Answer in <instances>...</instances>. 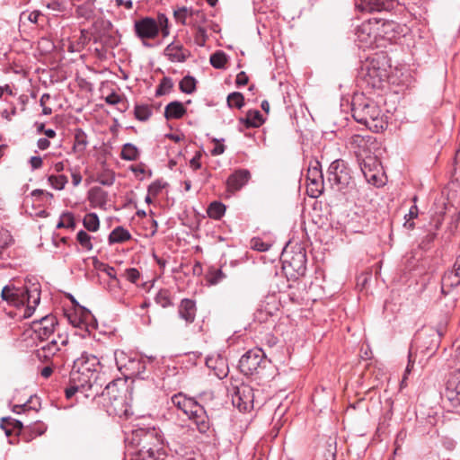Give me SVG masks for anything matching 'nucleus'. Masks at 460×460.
I'll use <instances>...</instances> for the list:
<instances>
[{
    "mask_svg": "<svg viewBox=\"0 0 460 460\" xmlns=\"http://www.w3.org/2000/svg\"><path fill=\"white\" fill-rule=\"evenodd\" d=\"M105 102L110 105H115L121 102V97L116 93L112 92L105 97Z\"/></svg>",
    "mask_w": 460,
    "mask_h": 460,
    "instance_id": "obj_55",
    "label": "nucleus"
},
{
    "mask_svg": "<svg viewBox=\"0 0 460 460\" xmlns=\"http://www.w3.org/2000/svg\"><path fill=\"white\" fill-rule=\"evenodd\" d=\"M385 58L383 54H375L373 57H367L362 62L360 68V77L362 83L370 89H381L385 80L394 86H401L402 73L397 65L394 66V71L391 70L387 75L385 69Z\"/></svg>",
    "mask_w": 460,
    "mask_h": 460,
    "instance_id": "obj_2",
    "label": "nucleus"
},
{
    "mask_svg": "<svg viewBox=\"0 0 460 460\" xmlns=\"http://www.w3.org/2000/svg\"><path fill=\"white\" fill-rule=\"evenodd\" d=\"M349 145L366 181L375 187L383 186V168L376 154L380 149V143L376 138L371 135H353Z\"/></svg>",
    "mask_w": 460,
    "mask_h": 460,
    "instance_id": "obj_1",
    "label": "nucleus"
},
{
    "mask_svg": "<svg viewBox=\"0 0 460 460\" xmlns=\"http://www.w3.org/2000/svg\"><path fill=\"white\" fill-rule=\"evenodd\" d=\"M208 215L210 218L218 220L226 212V206L220 201H213L208 208Z\"/></svg>",
    "mask_w": 460,
    "mask_h": 460,
    "instance_id": "obj_29",
    "label": "nucleus"
},
{
    "mask_svg": "<svg viewBox=\"0 0 460 460\" xmlns=\"http://www.w3.org/2000/svg\"><path fill=\"white\" fill-rule=\"evenodd\" d=\"M290 267L297 276H304L306 271V255L303 251L295 252L290 260L284 261V269Z\"/></svg>",
    "mask_w": 460,
    "mask_h": 460,
    "instance_id": "obj_21",
    "label": "nucleus"
},
{
    "mask_svg": "<svg viewBox=\"0 0 460 460\" xmlns=\"http://www.w3.org/2000/svg\"><path fill=\"white\" fill-rule=\"evenodd\" d=\"M418 196L414 195L411 199V205L409 208L408 213L404 214V228L413 230L419 224L420 216L422 215L417 206Z\"/></svg>",
    "mask_w": 460,
    "mask_h": 460,
    "instance_id": "obj_22",
    "label": "nucleus"
},
{
    "mask_svg": "<svg viewBox=\"0 0 460 460\" xmlns=\"http://www.w3.org/2000/svg\"><path fill=\"white\" fill-rule=\"evenodd\" d=\"M249 78L244 71H241L237 74L235 83L237 86H243L248 84Z\"/></svg>",
    "mask_w": 460,
    "mask_h": 460,
    "instance_id": "obj_56",
    "label": "nucleus"
},
{
    "mask_svg": "<svg viewBox=\"0 0 460 460\" xmlns=\"http://www.w3.org/2000/svg\"><path fill=\"white\" fill-rule=\"evenodd\" d=\"M271 362L261 349H250L239 360V368L246 376H263V370L270 367Z\"/></svg>",
    "mask_w": 460,
    "mask_h": 460,
    "instance_id": "obj_6",
    "label": "nucleus"
},
{
    "mask_svg": "<svg viewBox=\"0 0 460 460\" xmlns=\"http://www.w3.org/2000/svg\"><path fill=\"white\" fill-rule=\"evenodd\" d=\"M377 21H365L356 30V41L359 49H374L377 40Z\"/></svg>",
    "mask_w": 460,
    "mask_h": 460,
    "instance_id": "obj_9",
    "label": "nucleus"
},
{
    "mask_svg": "<svg viewBox=\"0 0 460 460\" xmlns=\"http://www.w3.org/2000/svg\"><path fill=\"white\" fill-rule=\"evenodd\" d=\"M161 455L159 449L143 446L139 450L129 456V460H162Z\"/></svg>",
    "mask_w": 460,
    "mask_h": 460,
    "instance_id": "obj_23",
    "label": "nucleus"
},
{
    "mask_svg": "<svg viewBox=\"0 0 460 460\" xmlns=\"http://www.w3.org/2000/svg\"><path fill=\"white\" fill-rule=\"evenodd\" d=\"M352 117L354 119L365 125L373 132H379L385 127V121L378 105L363 94L356 95L352 100Z\"/></svg>",
    "mask_w": 460,
    "mask_h": 460,
    "instance_id": "obj_4",
    "label": "nucleus"
},
{
    "mask_svg": "<svg viewBox=\"0 0 460 460\" xmlns=\"http://www.w3.org/2000/svg\"><path fill=\"white\" fill-rule=\"evenodd\" d=\"M13 243V237L9 231L1 228L0 229V252L4 250Z\"/></svg>",
    "mask_w": 460,
    "mask_h": 460,
    "instance_id": "obj_47",
    "label": "nucleus"
},
{
    "mask_svg": "<svg viewBox=\"0 0 460 460\" xmlns=\"http://www.w3.org/2000/svg\"><path fill=\"white\" fill-rule=\"evenodd\" d=\"M155 301L157 305H161L164 308L169 307L172 305L169 291L166 289L160 290L156 294Z\"/></svg>",
    "mask_w": 460,
    "mask_h": 460,
    "instance_id": "obj_39",
    "label": "nucleus"
},
{
    "mask_svg": "<svg viewBox=\"0 0 460 460\" xmlns=\"http://www.w3.org/2000/svg\"><path fill=\"white\" fill-rule=\"evenodd\" d=\"M136 36L141 40H153L161 32L164 38L170 34L168 18L164 13H159L157 18L146 16L134 22Z\"/></svg>",
    "mask_w": 460,
    "mask_h": 460,
    "instance_id": "obj_5",
    "label": "nucleus"
},
{
    "mask_svg": "<svg viewBox=\"0 0 460 460\" xmlns=\"http://www.w3.org/2000/svg\"><path fill=\"white\" fill-rule=\"evenodd\" d=\"M76 240L86 251H91L93 249L92 236L85 231L80 230L76 234Z\"/></svg>",
    "mask_w": 460,
    "mask_h": 460,
    "instance_id": "obj_40",
    "label": "nucleus"
},
{
    "mask_svg": "<svg viewBox=\"0 0 460 460\" xmlns=\"http://www.w3.org/2000/svg\"><path fill=\"white\" fill-rule=\"evenodd\" d=\"M47 7L57 12H61L63 10L62 4L58 1H52L49 3Z\"/></svg>",
    "mask_w": 460,
    "mask_h": 460,
    "instance_id": "obj_64",
    "label": "nucleus"
},
{
    "mask_svg": "<svg viewBox=\"0 0 460 460\" xmlns=\"http://www.w3.org/2000/svg\"><path fill=\"white\" fill-rule=\"evenodd\" d=\"M307 194L311 198H318L323 190V177L318 161L311 162L306 174Z\"/></svg>",
    "mask_w": 460,
    "mask_h": 460,
    "instance_id": "obj_10",
    "label": "nucleus"
},
{
    "mask_svg": "<svg viewBox=\"0 0 460 460\" xmlns=\"http://www.w3.org/2000/svg\"><path fill=\"white\" fill-rule=\"evenodd\" d=\"M84 226L91 232H96L100 227V220L95 213H88L83 220Z\"/></svg>",
    "mask_w": 460,
    "mask_h": 460,
    "instance_id": "obj_33",
    "label": "nucleus"
},
{
    "mask_svg": "<svg viewBox=\"0 0 460 460\" xmlns=\"http://www.w3.org/2000/svg\"><path fill=\"white\" fill-rule=\"evenodd\" d=\"M189 419L193 421L197 427V429L200 433L205 434L209 430L210 422L208 416L207 415V412L202 405L199 404V406H194V411H191Z\"/></svg>",
    "mask_w": 460,
    "mask_h": 460,
    "instance_id": "obj_19",
    "label": "nucleus"
},
{
    "mask_svg": "<svg viewBox=\"0 0 460 460\" xmlns=\"http://www.w3.org/2000/svg\"><path fill=\"white\" fill-rule=\"evenodd\" d=\"M62 219L64 220V224L66 228H75V222L72 213H64L62 215Z\"/></svg>",
    "mask_w": 460,
    "mask_h": 460,
    "instance_id": "obj_54",
    "label": "nucleus"
},
{
    "mask_svg": "<svg viewBox=\"0 0 460 460\" xmlns=\"http://www.w3.org/2000/svg\"><path fill=\"white\" fill-rule=\"evenodd\" d=\"M57 319L54 315L49 314L41 317L39 321L32 323L31 328L36 337L41 341L48 340L54 332Z\"/></svg>",
    "mask_w": 460,
    "mask_h": 460,
    "instance_id": "obj_13",
    "label": "nucleus"
},
{
    "mask_svg": "<svg viewBox=\"0 0 460 460\" xmlns=\"http://www.w3.org/2000/svg\"><path fill=\"white\" fill-rule=\"evenodd\" d=\"M76 392H82V390L75 384H72L70 387L65 390L66 397L70 399Z\"/></svg>",
    "mask_w": 460,
    "mask_h": 460,
    "instance_id": "obj_60",
    "label": "nucleus"
},
{
    "mask_svg": "<svg viewBox=\"0 0 460 460\" xmlns=\"http://www.w3.org/2000/svg\"><path fill=\"white\" fill-rule=\"evenodd\" d=\"M227 104L231 108L241 109L244 105V97L241 93L234 92L227 96Z\"/></svg>",
    "mask_w": 460,
    "mask_h": 460,
    "instance_id": "obj_37",
    "label": "nucleus"
},
{
    "mask_svg": "<svg viewBox=\"0 0 460 460\" xmlns=\"http://www.w3.org/2000/svg\"><path fill=\"white\" fill-rule=\"evenodd\" d=\"M125 277L131 283H137L140 278V273L136 268H129L125 270Z\"/></svg>",
    "mask_w": 460,
    "mask_h": 460,
    "instance_id": "obj_51",
    "label": "nucleus"
},
{
    "mask_svg": "<svg viewBox=\"0 0 460 460\" xmlns=\"http://www.w3.org/2000/svg\"><path fill=\"white\" fill-rule=\"evenodd\" d=\"M217 368L215 369L214 374L218 378L222 379L227 376L228 368L226 363V360L223 358H217Z\"/></svg>",
    "mask_w": 460,
    "mask_h": 460,
    "instance_id": "obj_44",
    "label": "nucleus"
},
{
    "mask_svg": "<svg viewBox=\"0 0 460 460\" xmlns=\"http://www.w3.org/2000/svg\"><path fill=\"white\" fill-rule=\"evenodd\" d=\"M4 422H8V424L12 425L13 428L18 429H22V427H23V424H22V422L21 420H13V419H11V418H3L2 419V423H1V428L5 430L6 436H10L11 435V430L6 429L4 426Z\"/></svg>",
    "mask_w": 460,
    "mask_h": 460,
    "instance_id": "obj_49",
    "label": "nucleus"
},
{
    "mask_svg": "<svg viewBox=\"0 0 460 460\" xmlns=\"http://www.w3.org/2000/svg\"><path fill=\"white\" fill-rule=\"evenodd\" d=\"M152 109L147 104H137L135 106L134 114L137 119L146 121L152 116Z\"/></svg>",
    "mask_w": 460,
    "mask_h": 460,
    "instance_id": "obj_34",
    "label": "nucleus"
},
{
    "mask_svg": "<svg viewBox=\"0 0 460 460\" xmlns=\"http://www.w3.org/2000/svg\"><path fill=\"white\" fill-rule=\"evenodd\" d=\"M197 314L196 302L190 298L181 300L178 306V315L186 324H191L195 322Z\"/></svg>",
    "mask_w": 460,
    "mask_h": 460,
    "instance_id": "obj_18",
    "label": "nucleus"
},
{
    "mask_svg": "<svg viewBox=\"0 0 460 460\" xmlns=\"http://www.w3.org/2000/svg\"><path fill=\"white\" fill-rule=\"evenodd\" d=\"M225 277L226 275L223 273V271L217 269L209 273L208 282L212 285H216L219 283Z\"/></svg>",
    "mask_w": 460,
    "mask_h": 460,
    "instance_id": "obj_50",
    "label": "nucleus"
},
{
    "mask_svg": "<svg viewBox=\"0 0 460 460\" xmlns=\"http://www.w3.org/2000/svg\"><path fill=\"white\" fill-rule=\"evenodd\" d=\"M50 142L48 138H40L37 142V146L40 150H46L49 147Z\"/></svg>",
    "mask_w": 460,
    "mask_h": 460,
    "instance_id": "obj_63",
    "label": "nucleus"
},
{
    "mask_svg": "<svg viewBox=\"0 0 460 460\" xmlns=\"http://www.w3.org/2000/svg\"><path fill=\"white\" fill-rule=\"evenodd\" d=\"M210 64L217 69H223L227 63V56L222 50H217L210 56Z\"/></svg>",
    "mask_w": 460,
    "mask_h": 460,
    "instance_id": "obj_32",
    "label": "nucleus"
},
{
    "mask_svg": "<svg viewBox=\"0 0 460 460\" xmlns=\"http://www.w3.org/2000/svg\"><path fill=\"white\" fill-rule=\"evenodd\" d=\"M186 113L184 105L178 101L168 103L164 109V117L166 119H179Z\"/></svg>",
    "mask_w": 460,
    "mask_h": 460,
    "instance_id": "obj_24",
    "label": "nucleus"
},
{
    "mask_svg": "<svg viewBox=\"0 0 460 460\" xmlns=\"http://www.w3.org/2000/svg\"><path fill=\"white\" fill-rule=\"evenodd\" d=\"M172 87H173L172 79L171 77L164 76L161 80V82L156 89L155 95L156 96L164 95L167 93H169L172 89Z\"/></svg>",
    "mask_w": 460,
    "mask_h": 460,
    "instance_id": "obj_38",
    "label": "nucleus"
},
{
    "mask_svg": "<svg viewBox=\"0 0 460 460\" xmlns=\"http://www.w3.org/2000/svg\"><path fill=\"white\" fill-rule=\"evenodd\" d=\"M101 396L111 414L120 416L127 412L125 392L118 387V381L110 382L102 391Z\"/></svg>",
    "mask_w": 460,
    "mask_h": 460,
    "instance_id": "obj_7",
    "label": "nucleus"
},
{
    "mask_svg": "<svg viewBox=\"0 0 460 460\" xmlns=\"http://www.w3.org/2000/svg\"><path fill=\"white\" fill-rule=\"evenodd\" d=\"M164 56L173 63H183L190 56V51L180 42H172L164 50Z\"/></svg>",
    "mask_w": 460,
    "mask_h": 460,
    "instance_id": "obj_16",
    "label": "nucleus"
},
{
    "mask_svg": "<svg viewBox=\"0 0 460 460\" xmlns=\"http://www.w3.org/2000/svg\"><path fill=\"white\" fill-rule=\"evenodd\" d=\"M30 164L32 170L40 169L43 164L42 158L40 156H31L30 159Z\"/></svg>",
    "mask_w": 460,
    "mask_h": 460,
    "instance_id": "obj_59",
    "label": "nucleus"
},
{
    "mask_svg": "<svg viewBox=\"0 0 460 460\" xmlns=\"http://www.w3.org/2000/svg\"><path fill=\"white\" fill-rule=\"evenodd\" d=\"M190 18L193 20L194 27H197V25H201L207 21L206 13L202 10L190 9Z\"/></svg>",
    "mask_w": 460,
    "mask_h": 460,
    "instance_id": "obj_45",
    "label": "nucleus"
},
{
    "mask_svg": "<svg viewBox=\"0 0 460 460\" xmlns=\"http://www.w3.org/2000/svg\"><path fill=\"white\" fill-rule=\"evenodd\" d=\"M254 397L253 388L248 385L241 384L234 389L232 402L241 411H248L253 408Z\"/></svg>",
    "mask_w": 460,
    "mask_h": 460,
    "instance_id": "obj_11",
    "label": "nucleus"
},
{
    "mask_svg": "<svg viewBox=\"0 0 460 460\" xmlns=\"http://www.w3.org/2000/svg\"><path fill=\"white\" fill-rule=\"evenodd\" d=\"M166 182L161 180H156L148 186L147 192H149V195L155 197L166 187Z\"/></svg>",
    "mask_w": 460,
    "mask_h": 460,
    "instance_id": "obj_46",
    "label": "nucleus"
},
{
    "mask_svg": "<svg viewBox=\"0 0 460 460\" xmlns=\"http://www.w3.org/2000/svg\"><path fill=\"white\" fill-rule=\"evenodd\" d=\"M200 157L201 155L199 153H197L192 159L190 161V166L194 170H198L201 167L200 164Z\"/></svg>",
    "mask_w": 460,
    "mask_h": 460,
    "instance_id": "obj_58",
    "label": "nucleus"
},
{
    "mask_svg": "<svg viewBox=\"0 0 460 460\" xmlns=\"http://www.w3.org/2000/svg\"><path fill=\"white\" fill-rule=\"evenodd\" d=\"M59 349L60 348L57 340L53 339L51 341L41 347L40 350L38 352V355L40 358H48L50 356H54Z\"/></svg>",
    "mask_w": 460,
    "mask_h": 460,
    "instance_id": "obj_30",
    "label": "nucleus"
},
{
    "mask_svg": "<svg viewBox=\"0 0 460 460\" xmlns=\"http://www.w3.org/2000/svg\"><path fill=\"white\" fill-rule=\"evenodd\" d=\"M172 403L179 410L182 411L188 417L194 411V406H199V402L193 398L187 397L182 393L176 394L171 397Z\"/></svg>",
    "mask_w": 460,
    "mask_h": 460,
    "instance_id": "obj_20",
    "label": "nucleus"
},
{
    "mask_svg": "<svg viewBox=\"0 0 460 460\" xmlns=\"http://www.w3.org/2000/svg\"><path fill=\"white\" fill-rule=\"evenodd\" d=\"M251 179V172L247 169L235 170L226 180V190L234 193L247 184Z\"/></svg>",
    "mask_w": 460,
    "mask_h": 460,
    "instance_id": "obj_15",
    "label": "nucleus"
},
{
    "mask_svg": "<svg viewBox=\"0 0 460 460\" xmlns=\"http://www.w3.org/2000/svg\"><path fill=\"white\" fill-rule=\"evenodd\" d=\"M179 86L182 93L190 94L196 90V79L191 75H186L181 80Z\"/></svg>",
    "mask_w": 460,
    "mask_h": 460,
    "instance_id": "obj_35",
    "label": "nucleus"
},
{
    "mask_svg": "<svg viewBox=\"0 0 460 460\" xmlns=\"http://www.w3.org/2000/svg\"><path fill=\"white\" fill-rule=\"evenodd\" d=\"M270 244L264 243L261 238L254 237L251 240V247L253 250L259 251V252H266L270 248Z\"/></svg>",
    "mask_w": 460,
    "mask_h": 460,
    "instance_id": "obj_48",
    "label": "nucleus"
},
{
    "mask_svg": "<svg viewBox=\"0 0 460 460\" xmlns=\"http://www.w3.org/2000/svg\"><path fill=\"white\" fill-rule=\"evenodd\" d=\"M264 119L261 113L258 110H252L247 111L244 118L239 119V123L245 126V128H258L262 125Z\"/></svg>",
    "mask_w": 460,
    "mask_h": 460,
    "instance_id": "obj_25",
    "label": "nucleus"
},
{
    "mask_svg": "<svg viewBox=\"0 0 460 460\" xmlns=\"http://www.w3.org/2000/svg\"><path fill=\"white\" fill-rule=\"evenodd\" d=\"M139 155L138 149L131 143H127L123 146L120 156L126 161H135Z\"/></svg>",
    "mask_w": 460,
    "mask_h": 460,
    "instance_id": "obj_31",
    "label": "nucleus"
},
{
    "mask_svg": "<svg viewBox=\"0 0 460 460\" xmlns=\"http://www.w3.org/2000/svg\"><path fill=\"white\" fill-rule=\"evenodd\" d=\"M328 181L332 188L342 191L352 182L350 171L343 160L333 161L328 168Z\"/></svg>",
    "mask_w": 460,
    "mask_h": 460,
    "instance_id": "obj_8",
    "label": "nucleus"
},
{
    "mask_svg": "<svg viewBox=\"0 0 460 460\" xmlns=\"http://www.w3.org/2000/svg\"><path fill=\"white\" fill-rule=\"evenodd\" d=\"M74 367L75 368L82 370L83 373L85 372L96 377V379H100V360L96 356L86 353L83 354L79 358L75 360Z\"/></svg>",
    "mask_w": 460,
    "mask_h": 460,
    "instance_id": "obj_14",
    "label": "nucleus"
},
{
    "mask_svg": "<svg viewBox=\"0 0 460 460\" xmlns=\"http://www.w3.org/2000/svg\"><path fill=\"white\" fill-rule=\"evenodd\" d=\"M88 146V137L86 133L80 128L74 131V145L73 151L76 154L82 155L84 153Z\"/></svg>",
    "mask_w": 460,
    "mask_h": 460,
    "instance_id": "obj_26",
    "label": "nucleus"
},
{
    "mask_svg": "<svg viewBox=\"0 0 460 460\" xmlns=\"http://www.w3.org/2000/svg\"><path fill=\"white\" fill-rule=\"evenodd\" d=\"M451 281H450V285H459L460 284V255L456 258V262L453 266V270L448 273L447 276H445L444 278V281H447V280H450L451 279H453Z\"/></svg>",
    "mask_w": 460,
    "mask_h": 460,
    "instance_id": "obj_36",
    "label": "nucleus"
},
{
    "mask_svg": "<svg viewBox=\"0 0 460 460\" xmlns=\"http://www.w3.org/2000/svg\"><path fill=\"white\" fill-rule=\"evenodd\" d=\"M445 397L454 406L460 403V371L453 374L447 382Z\"/></svg>",
    "mask_w": 460,
    "mask_h": 460,
    "instance_id": "obj_17",
    "label": "nucleus"
},
{
    "mask_svg": "<svg viewBox=\"0 0 460 460\" xmlns=\"http://www.w3.org/2000/svg\"><path fill=\"white\" fill-rule=\"evenodd\" d=\"M194 40L197 45L203 47L208 40L207 30L202 25L195 27Z\"/></svg>",
    "mask_w": 460,
    "mask_h": 460,
    "instance_id": "obj_43",
    "label": "nucleus"
},
{
    "mask_svg": "<svg viewBox=\"0 0 460 460\" xmlns=\"http://www.w3.org/2000/svg\"><path fill=\"white\" fill-rule=\"evenodd\" d=\"M415 359H416V356L411 352V349H410L409 353H408V363H407L406 368L404 369V375L406 373L410 374L412 371H414ZM406 377L404 376V379Z\"/></svg>",
    "mask_w": 460,
    "mask_h": 460,
    "instance_id": "obj_53",
    "label": "nucleus"
},
{
    "mask_svg": "<svg viewBox=\"0 0 460 460\" xmlns=\"http://www.w3.org/2000/svg\"><path fill=\"white\" fill-rule=\"evenodd\" d=\"M49 181L50 182L51 186L55 188L56 190H63L67 183V177L60 174V175H51L49 177Z\"/></svg>",
    "mask_w": 460,
    "mask_h": 460,
    "instance_id": "obj_42",
    "label": "nucleus"
},
{
    "mask_svg": "<svg viewBox=\"0 0 460 460\" xmlns=\"http://www.w3.org/2000/svg\"><path fill=\"white\" fill-rule=\"evenodd\" d=\"M100 270L104 271L111 279H117L116 274H115V269L111 266L102 264V266L99 268Z\"/></svg>",
    "mask_w": 460,
    "mask_h": 460,
    "instance_id": "obj_57",
    "label": "nucleus"
},
{
    "mask_svg": "<svg viewBox=\"0 0 460 460\" xmlns=\"http://www.w3.org/2000/svg\"><path fill=\"white\" fill-rule=\"evenodd\" d=\"M127 368L131 371L130 375L132 376L139 379H145L146 377V361L144 359H129Z\"/></svg>",
    "mask_w": 460,
    "mask_h": 460,
    "instance_id": "obj_27",
    "label": "nucleus"
},
{
    "mask_svg": "<svg viewBox=\"0 0 460 460\" xmlns=\"http://www.w3.org/2000/svg\"><path fill=\"white\" fill-rule=\"evenodd\" d=\"M190 11L186 7H182L174 12V17L177 21L181 22L183 24L186 23V19L190 17Z\"/></svg>",
    "mask_w": 460,
    "mask_h": 460,
    "instance_id": "obj_52",
    "label": "nucleus"
},
{
    "mask_svg": "<svg viewBox=\"0 0 460 460\" xmlns=\"http://www.w3.org/2000/svg\"><path fill=\"white\" fill-rule=\"evenodd\" d=\"M36 400L37 402L39 401L38 397H33V396H31L30 399L23 404H16L13 407V411L17 413V414H20L22 411H29V410H34V411H38V408L36 405H31V403H33V400Z\"/></svg>",
    "mask_w": 460,
    "mask_h": 460,
    "instance_id": "obj_41",
    "label": "nucleus"
},
{
    "mask_svg": "<svg viewBox=\"0 0 460 460\" xmlns=\"http://www.w3.org/2000/svg\"><path fill=\"white\" fill-rule=\"evenodd\" d=\"M40 285L39 283L23 287L7 285L2 289L1 297L15 307L25 306L23 317L29 318L40 304Z\"/></svg>",
    "mask_w": 460,
    "mask_h": 460,
    "instance_id": "obj_3",
    "label": "nucleus"
},
{
    "mask_svg": "<svg viewBox=\"0 0 460 460\" xmlns=\"http://www.w3.org/2000/svg\"><path fill=\"white\" fill-rule=\"evenodd\" d=\"M131 239V234L122 226L115 227L109 234V243H121Z\"/></svg>",
    "mask_w": 460,
    "mask_h": 460,
    "instance_id": "obj_28",
    "label": "nucleus"
},
{
    "mask_svg": "<svg viewBox=\"0 0 460 460\" xmlns=\"http://www.w3.org/2000/svg\"><path fill=\"white\" fill-rule=\"evenodd\" d=\"M76 15L79 17L89 18L91 12L84 6H78L75 10Z\"/></svg>",
    "mask_w": 460,
    "mask_h": 460,
    "instance_id": "obj_61",
    "label": "nucleus"
},
{
    "mask_svg": "<svg viewBox=\"0 0 460 460\" xmlns=\"http://www.w3.org/2000/svg\"><path fill=\"white\" fill-rule=\"evenodd\" d=\"M70 382L75 384L81 390L82 393L87 392L88 390H94L93 396L99 394V390L102 385L98 383L96 377L92 376L82 370L73 367L70 373Z\"/></svg>",
    "mask_w": 460,
    "mask_h": 460,
    "instance_id": "obj_12",
    "label": "nucleus"
},
{
    "mask_svg": "<svg viewBox=\"0 0 460 460\" xmlns=\"http://www.w3.org/2000/svg\"><path fill=\"white\" fill-rule=\"evenodd\" d=\"M42 13L40 11H33L28 15V20L32 23H38Z\"/></svg>",
    "mask_w": 460,
    "mask_h": 460,
    "instance_id": "obj_62",
    "label": "nucleus"
}]
</instances>
